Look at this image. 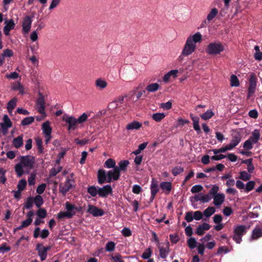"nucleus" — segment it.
Masks as SVG:
<instances>
[{
	"instance_id": "9d476101",
	"label": "nucleus",
	"mask_w": 262,
	"mask_h": 262,
	"mask_svg": "<svg viewBox=\"0 0 262 262\" xmlns=\"http://www.w3.org/2000/svg\"><path fill=\"white\" fill-rule=\"evenodd\" d=\"M36 108L38 112L42 115V118H45L46 116L45 113V101L43 96L39 94V97L37 99L36 103Z\"/></svg>"
},
{
	"instance_id": "2eb2a0df",
	"label": "nucleus",
	"mask_w": 262,
	"mask_h": 262,
	"mask_svg": "<svg viewBox=\"0 0 262 262\" xmlns=\"http://www.w3.org/2000/svg\"><path fill=\"white\" fill-rule=\"evenodd\" d=\"M87 212L95 217L101 216L104 213L102 209L92 205H89Z\"/></svg>"
},
{
	"instance_id": "a878e982",
	"label": "nucleus",
	"mask_w": 262,
	"mask_h": 262,
	"mask_svg": "<svg viewBox=\"0 0 262 262\" xmlns=\"http://www.w3.org/2000/svg\"><path fill=\"white\" fill-rule=\"evenodd\" d=\"M225 196L224 193H218L213 196V204L216 206L221 205L225 201Z\"/></svg>"
},
{
	"instance_id": "f3484780",
	"label": "nucleus",
	"mask_w": 262,
	"mask_h": 262,
	"mask_svg": "<svg viewBox=\"0 0 262 262\" xmlns=\"http://www.w3.org/2000/svg\"><path fill=\"white\" fill-rule=\"evenodd\" d=\"M126 95L119 96L115 100L109 104V107L112 109H115L121 107L124 102V98Z\"/></svg>"
},
{
	"instance_id": "20e7f679",
	"label": "nucleus",
	"mask_w": 262,
	"mask_h": 262,
	"mask_svg": "<svg viewBox=\"0 0 262 262\" xmlns=\"http://www.w3.org/2000/svg\"><path fill=\"white\" fill-rule=\"evenodd\" d=\"M225 50L224 45L220 41H213L208 45L206 53L209 55H216L221 54Z\"/></svg>"
},
{
	"instance_id": "c9c22d12",
	"label": "nucleus",
	"mask_w": 262,
	"mask_h": 262,
	"mask_svg": "<svg viewBox=\"0 0 262 262\" xmlns=\"http://www.w3.org/2000/svg\"><path fill=\"white\" fill-rule=\"evenodd\" d=\"M262 236V229L260 228H256L252 232V238L256 239Z\"/></svg>"
},
{
	"instance_id": "338daca9",
	"label": "nucleus",
	"mask_w": 262,
	"mask_h": 262,
	"mask_svg": "<svg viewBox=\"0 0 262 262\" xmlns=\"http://www.w3.org/2000/svg\"><path fill=\"white\" fill-rule=\"evenodd\" d=\"M212 199V196L208 193L207 194H203L201 197V202L203 203H207Z\"/></svg>"
},
{
	"instance_id": "052dcab7",
	"label": "nucleus",
	"mask_w": 262,
	"mask_h": 262,
	"mask_svg": "<svg viewBox=\"0 0 262 262\" xmlns=\"http://www.w3.org/2000/svg\"><path fill=\"white\" fill-rule=\"evenodd\" d=\"M187 243L189 247L192 249L195 247L196 241L194 238L191 237L188 240Z\"/></svg>"
},
{
	"instance_id": "58836bf2",
	"label": "nucleus",
	"mask_w": 262,
	"mask_h": 262,
	"mask_svg": "<svg viewBox=\"0 0 262 262\" xmlns=\"http://www.w3.org/2000/svg\"><path fill=\"white\" fill-rule=\"evenodd\" d=\"M104 167L107 168H113L115 169V167H116V162L115 161L111 158L108 159L104 163Z\"/></svg>"
},
{
	"instance_id": "0eeeda50",
	"label": "nucleus",
	"mask_w": 262,
	"mask_h": 262,
	"mask_svg": "<svg viewBox=\"0 0 262 262\" xmlns=\"http://www.w3.org/2000/svg\"><path fill=\"white\" fill-rule=\"evenodd\" d=\"M202 40V35L200 32H197L193 34L189 35L187 37L186 41L196 48V44L200 43Z\"/></svg>"
},
{
	"instance_id": "13d9d810",
	"label": "nucleus",
	"mask_w": 262,
	"mask_h": 262,
	"mask_svg": "<svg viewBox=\"0 0 262 262\" xmlns=\"http://www.w3.org/2000/svg\"><path fill=\"white\" fill-rule=\"evenodd\" d=\"M61 170V166H57L56 168L54 167L51 169L50 172V176L51 177L55 176L58 172Z\"/></svg>"
},
{
	"instance_id": "09e8293b",
	"label": "nucleus",
	"mask_w": 262,
	"mask_h": 262,
	"mask_svg": "<svg viewBox=\"0 0 262 262\" xmlns=\"http://www.w3.org/2000/svg\"><path fill=\"white\" fill-rule=\"evenodd\" d=\"M160 107L164 110H169L172 107V102L168 101L166 103H162L160 104Z\"/></svg>"
},
{
	"instance_id": "72a5a7b5",
	"label": "nucleus",
	"mask_w": 262,
	"mask_h": 262,
	"mask_svg": "<svg viewBox=\"0 0 262 262\" xmlns=\"http://www.w3.org/2000/svg\"><path fill=\"white\" fill-rule=\"evenodd\" d=\"M95 85L99 89H103L107 86V83L105 80L98 78L95 81Z\"/></svg>"
},
{
	"instance_id": "393cba45",
	"label": "nucleus",
	"mask_w": 262,
	"mask_h": 262,
	"mask_svg": "<svg viewBox=\"0 0 262 262\" xmlns=\"http://www.w3.org/2000/svg\"><path fill=\"white\" fill-rule=\"evenodd\" d=\"M5 24L6 25L4 28V32L5 35H8L10 31L14 28L15 23L14 21L11 19L8 20H6Z\"/></svg>"
},
{
	"instance_id": "6e6552de",
	"label": "nucleus",
	"mask_w": 262,
	"mask_h": 262,
	"mask_svg": "<svg viewBox=\"0 0 262 262\" xmlns=\"http://www.w3.org/2000/svg\"><path fill=\"white\" fill-rule=\"evenodd\" d=\"M62 120L68 124V130L76 129L79 124L77 119L76 118L67 115H64L63 116Z\"/></svg>"
},
{
	"instance_id": "9b49d317",
	"label": "nucleus",
	"mask_w": 262,
	"mask_h": 262,
	"mask_svg": "<svg viewBox=\"0 0 262 262\" xmlns=\"http://www.w3.org/2000/svg\"><path fill=\"white\" fill-rule=\"evenodd\" d=\"M2 132L4 135L8 133V130L12 126V122L7 115H5L3 118V121L0 124Z\"/></svg>"
},
{
	"instance_id": "4c0bfd02",
	"label": "nucleus",
	"mask_w": 262,
	"mask_h": 262,
	"mask_svg": "<svg viewBox=\"0 0 262 262\" xmlns=\"http://www.w3.org/2000/svg\"><path fill=\"white\" fill-rule=\"evenodd\" d=\"M251 175L245 171H242L239 172V176L238 177L239 179L244 181H247L251 179Z\"/></svg>"
},
{
	"instance_id": "c85d7f7f",
	"label": "nucleus",
	"mask_w": 262,
	"mask_h": 262,
	"mask_svg": "<svg viewBox=\"0 0 262 262\" xmlns=\"http://www.w3.org/2000/svg\"><path fill=\"white\" fill-rule=\"evenodd\" d=\"M142 126V123L137 121H134L129 123H128L126 126V128L128 130H134V129H139Z\"/></svg>"
},
{
	"instance_id": "603ef678",
	"label": "nucleus",
	"mask_w": 262,
	"mask_h": 262,
	"mask_svg": "<svg viewBox=\"0 0 262 262\" xmlns=\"http://www.w3.org/2000/svg\"><path fill=\"white\" fill-rule=\"evenodd\" d=\"M34 121V118L33 117H28L24 118L21 121V124L23 125H27L31 124Z\"/></svg>"
},
{
	"instance_id": "ea45409f",
	"label": "nucleus",
	"mask_w": 262,
	"mask_h": 262,
	"mask_svg": "<svg viewBox=\"0 0 262 262\" xmlns=\"http://www.w3.org/2000/svg\"><path fill=\"white\" fill-rule=\"evenodd\" d=\"M90 116V113H84L81 115H80L77 119L79 124H81L85 122L88 120V118Z\"/></svg>"
},
{
	"instance_id": "5701e85b",
	"label": "nucleus",
	"mask_w": 262,
	"mask_h": 262,
	"mask_svg": "<svg viewBox=\"0 0 262 262\" xmlns=\"http://www.w3.org/2000/svg\"><path fill=\"white\" fill-rule=\"evenodd\" d=\"M210 228V226L206 223H204L199 226L196 230V233L198 235H202L206 231L208 230Z\"/></svg>"
},
{
	"instance_id": "79ce46f5",
	"label": "nucleus",
	"mask_w": 262,
	"mask_h": 262,
	"mask_svg": "<svg viewBox=\"0 0 262 262\" xmlns=\"http://www.w3.org/2000/svg\"><path fill=\"white\" fill-rule=\"evenodd\" d=\"M12 142L16 148L20 147L23 143V137L21 136H18L17 138L14 139Z\"/></svg>"
},
{
	"instance_id": "e433bc0d",
	"label": "nucleus",
	"mask_w": 262,
	"mask_h": 262,
	"mask_svg": "<svg viewBox=\"0 0 262 262\" xmlns=\"http://www.w3.org/2000/svg\"><path fill=\"white\" fill-rule=\"evenodd\" d=\"M214 115V113L211 110H207L205 113L200 115L201 118L204 120L210 119Z\"/></svg>"
},
{
	"instance_id": "6e6d98bb",
	"label": "nucleus",
	"mask_w": 262,
	"mask_h": 262,
	"mask_svg": "<svg viewBox=\"0 0 262 262\" xmlns=\"http://www.w3.org/2000/svg\"><path fill=\"white\" fill-rule=\"evenodd\" d=\"M37 215L40 219H44L47 216V211L43 208H40L36 213Z\"/></svg>"
},
{
	"instance_id": "7c9ffc66",
	"label": "nucleus",
	"mask_w": 262,
	"mask_h": 262,
	"mask_svg": "<svg viewBox=\"0 0 262 262\" xmlns=\"http://www.w3.org/2000/svg\"><path fill=\"white\" fill-rule=\"evenodd\" d=\"M129 161L128 160H122L118 163V166L115 167L116 169L118 170L119 173L121 171H125L127 167L129 165Z\"/></svg>"
},
{
	"instance_id": "4468645a",
	"label": "nucleus",
	"mask_w": 262,
	"mask_h": 262,
	"mask_svg": "<svg viewBox=\"0 0 262 262\" xmlns=\"http://www.w3.org/2000/svg\"><path fill=\"white\" fill-rule=\"evenodd\" d=\"M217 14L218 10L216 8L211 9L208 14L206 19L203 21L202 26L205 27L208 25L216 17Z\"/></svg>"
},
{
	"instance_id": "7ed1b4c3",
	"label": "nucleus",
	"mask_w": 262,
	"mask_h": 262,
	"mask_svg": "<svg viewBox=\"0 0 262 262\" xmlns=\"http://www.w3.org/2000/svg\"><path fill=\"white\" fill-rule=\"evenodd\" d=\"M66 211H60L57 214V217L59 219L63 218L71 219L76 214L77 211L79 210L74 205L67 202L65 203Z\"/></svg>"
},
{
	"instance_id": "e2e57ef3",
	"label": "nucleus",
	"mask_w": 262,
	"mask_h": 262,
	"mask_svg": "<svg viewBox=\"0 0 262 262\" xmlns=\"http://www.w3.org/2000/svg\"><path fill=\"white\" fill-rule=\"evenodd\" d=\"M5 77L9 79H15L19 77V74L15 72H13L10 74H7Z\"/></svg>"
},
{
	"instance_id": "864d4df0",
	"label": "nucleus",
	"mask_w": 262,
	"mask_h": 262,
	"mask_svg": "<svg viewBox=\"0 0 262 262\" xmlns=\"http://www.w3.org/2000/svg\"><path fill=\"white\" fill-rule=\"evenodd\" d=\"M152 251L150 248L146 249L142 255V258L144 259H148L151 255Z\"/></svg>"
},
{
	"instance_id": "c03bdc74",
	"label": "nucleus",
	"mask_w": 262,
	"mask_h": 262,
	"mask_svg": "<svg viewBox=\"0 0 262 262\" xmlns=\"http://www.w3.org/2000/svg\"><path fill=\"white\" fill-rule=\"evenodd\" d=\"M215 212V209L213 207H209L206 209L203 212L204 215L208 217H210Z\"/></svg>"
},
{
	"instance_id": "aec40b11",
	"label": "nucleus",
	"mask_w": 262,
	"mask_h": 262,
	"mask_svg": "<svg viewBox=\"0 0 262 262\" xmlns=\"http://www.w3.org/2000/svg\"><path fill=\"white\" fill-rule=\"evenodd\" d=\"M179 73L178 70H172L166 73L163 77V80L164 82L167 83L170 81V78H176Z\"/></svg>"
},
{
	"instance_id": "bf43d9fd",
	"label": "nucleus",
	"mask_w": 262,
	"mask_h": 262,
	"mask_svg": "<svg viewBox=\"0 0 262 262\" xmlns=\"http://www.w3.org/2000/svg\"><path fill=\"white\" fill-rule=\"evenodd\" d=\"M203 189V187L201 185H195L191 189V191L192 193H198L201 191Z\"/></svg>"
},
{
	"instance_id": "8fccbe9b",
	"label": "nucleus",
	"mask_w": 262,
	"mask_h": 262,
	"mask_svg": "<svg viewBox=\"0 0 262 262\" xmlns=\"http://www.w3.org/2000/svg\"><path fill=\"white\" fill-rule=\"evenodd\" d=\"M115 248V243L113 242H108L106 244L105 250L108 252H112Z\"/></svg>"
},
{
	"instance_id": "f03ea898",
	"label": "nucleus",
	"mask_w": 262,
	"mask_h": 262,
	"mask_svg": "<svg viewBox=\"0 0 262 262\" xmlns=\"http://www.w3.org/2000/svg\"><path fill=\"white\" fill-rule=\"evenodd\" d=\"M120 177V173L118 170L115 169L106 172L104 169H100L98 171V181L100 184L104 183H110L113 181L118 180Z\"/></svg>"
},
{
	"instance_id": "bb28decb",
	"label": "nucleus",
	"mask_w": 262,
	"mask_h": 262,
	"mask_svg": "<svg viewBox=\"0 0 262 262\" xmlns=\"http://www.w3.org/2000/svg\"><path fill=\"white\" fill-rule=\"evenodd\" d=\"M18 99L16 97H13L7 104V109L10 114L12 113L13 110L15 107Z\"/></svg>"
},
{
	"instance_id": "4d7b16f0",
	"label": "nucleus",
	"mask_w": 262,
	"mask_h": 262,
	"mask_svg": "<svg viewBox=\"0 0 262 262\" xmlns=\"http://www.w3.org/2000/svg\"><path fill=\"white\" fill-rule=\"evenodd\" d=\"M189 123V121L186 119H183L181 118H179L177 120L176 126L177 127L184 126L185 124Z\"/></svg>"
},
{
	"instance_id": "a18cd8bd",
	"label": "nucleus",
	"mask_w": 262,
	"mask_h": 262,
	"mask_svg": "<svg viewBox=\"0 0 262 262\" xmlns=\"http://www.w3.org/2000/svg\"><path fill=\"white\" fill-rule=\"evenodd\" d=\"M255 183L253 181H250L245 185V191L249 192L251 191L254 187Z\"/></svg>"
},
{
	"instance_id": "b1692460",
	"label": "nucleus",
	"mask_w": 262,
	"mask_h": 262,
	"mask_svg": "<svg viewBox=\"0 0 262 262\" xmlns=\"http://www.w3.org/2000/svg\"><path fill=\"white\" fill-rule=\"evenodd\" d=\"M158 247L161 257L162 258H166L169 252V243L168 242L166 243V247H161L160 245H158Z\"/></svg>"
},
{
	"instance_id": "1a4fd4ad",
	"label": "nucleus",
	"mask_w": 262,
	"mask_h": 262,
	"mask_svg": "<svg viewBox=\"0 0 262 262\" xmlns=\"http://www.w3.org/2000/svg\"><path fill=\"white\" fill-rule=\"evenodd\" d=\"M42 130L45 137V143L48 144L51 139L52 128L50 126V122L49 121H46L42 125Z\"/></svg>"
},
{
	"instance_id": "39448f33",
	"label": "nucleus",
	"mask_w": 262,
	"mask_h": 262,
	"mask_svg": "<svg viewBox=\"0 0 262 262\" xmlns=\"http://www.w3.org/2000/svg\"><path fill=\"white\" fill-rule=\"evenodd\" d=\"M247 228L244 225H238L234 228L233 240L237 243L240 244L242 240V236L246 233Z\"/></svg>"
},
{
	"instance_id": "f8f14e48",
	"label": "nucleus",
	"mask_w": 262,
	"mask_h": 262,
	"mask_svg": "<svg viewBox=\"0 0 262 262\" xmlns=\"http://www.w3.org/2000/svg\"><path fill=\"white\" fill-rule=\"evenodd\" d=\"M74 181L72 179H67L63 183L59 185V191L65 195L66 193L74 186Z\"/></svg>"
},
{
	"instance_id": "dca6fc26",
	"label": "nucleus",
	"mask_w": 262,
	"mask_h": 262,
	"mask_svg": "<svg viewBox=\"0 0 262 262\" xmlns=\"http://www.w3.org/2000/svg\"><path fill=\"white\" fill-rule=\"evenodd\" d=\"M256 88V81L254 74H252L250 75L249 79V86L248 88V97H250L252 95L255 91Z\"/></svg>"
},
{
	"instance_id": "2f4dec72",
	"label": "nucleus",
	"mask_w": 262,
	"mask_h": 262,
	"mask_svg": "<svg viewBox=\"0 0 262 262\" xmlns=\"http://www.w3.org/2000/svg\"><path fill=\"white\" fill-rule=\"evenodd\" d=\"M161 189L168 194L171 190V183L169 182H163L160 184Z\"/></svg>"
},
{
	"instance_id": "ddd939ff",
	"label": "nucleus",
	"mask_w": 262,
	"mask_h": 262,
	"mask_svg": "<svg viewBox=\"0 0 262 262\" xmlns=\"http://www.w3.org/2000/svg\"><path fill=\"white\" fill-rule=\"evenodd\" d=\"M32 20L30 16H25L22 21V31L25 34H27L31 28Z\"/></svg>"
},
{
	"instance_id": "a19ab883",
	"label": "nucleus",
	"mask_w": 262,
	"mask_h": 262,
	"mask_svg": "<svg viewBox=\"0 0 262 262\" xmlns=\"http://www.w3.org/2000/svg\"><path fill=\"white\" fill-rule=\"evenodd\" d=\"M230 85L237 87L239 85V81L237 77L235 75H232L230 77Z\"/></svg>"
},
{
	"instance_id": "473e14b6",
	"label": "nucleus",
	"mask_w": 262,
	"mask_h": 262,
	"mask_svg": "<svg viewBox=\"0 0 262 262\" xmlns=\"http://www.w3.org/2000/svg\"><path fill=\"white\" fill-rule=\"evenodd\" d=\"M166 117V114L164 113H156L152 115V119L156 122H159L161 121Z\"/></svg>"
},
{
	"instance_id": "37998d69",
	"label": "nucleus",
	"mask_w": 262,
	"mask_h": 262,
	"mask_svg": "<svg viewBox=\"0 0 262 262\" xmlns=\"http://www.w3.org/2000/svg\"><path fill=\"white\" fill-rule=\"evenodd\" d=\"M88 192L92 196H96L98 194H99V188L93 186H90L88 189Z\"/></svg>"
},
{
	"instance_id": "0e129e2a",
	"label": "nucleus",
	"mask_w": 262,
	"mask_h": 262,
	"mask_svg": "<svg viewBox=\"0 0 262 262\" xmlns=\"http://www.w3.org/2000/svg\"><path fill=\"white\" fill-rule=\"evenodd\" d=\"M36 174L32 173L28 178V183L30 185H34L35 183Z\"/></svg>"
},
{
	"instance_id": "3c124183",
	"label": "nucleus",
	"mask_w": 262,
	"mask_h": 262,
	"mask_svg": "<svg viewBox=\"0 0 262 262\" xmlns=\"http://www.w3.org/2000/svg\"><path fill=\"white\" fill-rule=\"evenodd\" d=\"M184 171V168L181 166H177L174 167L171 172L173 176H176Z\"/></svg>"
},
{
	"instance_id": "c756f323",
	"label": "nucleus",
	"mask_w": 262,
	"mask_h": 262,
	"mask_svg": "<svg viewBox=\"0 0 262 262\" xmlns=\"http://www.w3.org/2000/svg\"><path fill=\"white\" fill-rule=\"evenodd\" d=\"M11 89L14 91H19L21 94L25 93L24 87L19 82L13 83L11 85Z\"/></svg>"
},
{
	"instance_id": "cd10ccee",
	"label": "nucleus",
	"mask_w": 262,
	"mask_h": 262,
	"mask_svg": "<svg viewBox=\"0 0 262 262\" xmlns=\"http://www.w3.org/2000/svg\"><path fill=\"white\" fill-rule=\"evenodd\" d=\"M260 139V133L258 129H254L252 133L251 136L249 138L251 142L254 144L256 143Z\"/></svg>"
},
{
	"instance_id": "4be33fe9",
	"label": "nucleus",
	"mask_w": 262,
	"mask_h": 262,
	"mask_svg": "<svg viewBox=\"0 0 262 262\" xmlns=\"http://www.w3.org/2000/svg\"><path fill=\"white\" fill-rule=\"evenodd\" d=\"M151 190V200H153L155 197L156 194L159 191V187L158 182L155 179H152L150 185Z\"/></svg>"
},
{
	"instance_id": "a211bd4d",
	"label": "nucleus",
	"mask_w": 262,
	"mask_h": 262,
	"mask_svg": "<svg viewBox=\"0 0 262 262\" xmlns=\"http://www.w3.org/2000/svg\"><path fill=\"white\" fill-rule=\"evenodd\" d=\"M112 188L111 185H106L102 187L99 188V195L102 198H105L112 193Z\"/></svg>"
},
{
	"instance_id": "774afa93",
	"label": "nucleus",
	"mask_w": 262,
	"mask_h": 262,
	"mask_svg": "<svg viewBox=\"0 0 262 262\" xmlns=\"http://www.w3.org/2000/svg\"><path fill=\"white\" fill-rule=\"evenodd\" d=\"M111 259L114 262H124L122 258V256L119 254H116L114 256H112Z\"/></svg>"
},
{
	"instance_id": "49530a36",
	"label": "nucleus",
	"mask_w": 262,
	"mask_h": 262,
	"mask_svg": "<svg viewBox=\"0 0 262 262\" xmlns=\"http://www.w3.org/2000/svg\"><path fill=\"white\" fill-rule=\"evenodd\" d=\"M34 202L37 207H40L43 204V199L40 195H36L34 199Z\"/></svg>"
},
{
	"instance_id": "423d86ee",
	"label": "nucleus",
	"mask_w": 262,
	"mask_h": 262,
	"mask_svg": "<svg viewBox=\"0 0 262 262\" xmlns=\"http://www.w3.org/2000/svg\"><path fill=\"white\" fill-rule=\"evenodd\" d=\"M196 48L185 41L183 46L180 55L178 57L179 61H182L184 57H187L192 54Z\"/></svg>"
},
{
	"instance_id": "6ab92c4d",
	"label": "nucleus",
	"mask_w": 262,
	"mask_h": 262,
	"mask_svg": "<svg viewBox=\"0 0 262 262\" xmlns=\"http://www.w3.org/2000/svg\"><path fill=\"white\" fill-rule=\"evenodd\" d=\"M49 249V247H45L39 244L37 245L36 250L38 251V255L42 261L46 259L47 256V251Z\"/></svg>"
},
{
	"instance_id": "69168bd1",
	"label": "nucleus",
	"mask_w": 262,
	"mask_h": 262,
	"mask_svg": "<svg viewBox=\"0 0 262 262\" xmlns=\"http://www.w3.org/2000/svg\"><path fill=\"white\" fill-rule=\"evenodd\" d=\"M243 147L246 150H250L253 148V144L248 139L244 143Z\"/></svg>"
},
{
	"instance_id": "de8ad7c7",
	"label": "nucleus",
	"mask_w": 262,
	"mask_h": 262,
	"mask_svg": "<svg viewBox=\"0 0 262 262\" xmlns=\"http://www.w3.org/2000/svg\"><path fill=\"white\" fill-rule=\"evenodd\" d=\"M219 190V187L217 185H213L211 189L210 190L208 194L210 195L212 197L215 196L218 194L217 192Z\"/></svg>"
},
{
	"instance_id": "f257e3e1",
	"label": "nucleus",
	"mask_w": 262,
	"mask_h": 262,
	"mask_svg": "<svg viewBox=\"0 0 262 262\" xmlns=\"http://www.w3.org/2000/svg\"><path fill=\"white\" fill-rule=\"evenodd\" d=\"M35 159L33 156L22 157L20 161L15 166V170L18 177H21L24 173H29L33 168Z\"/></svg>"
},
{
	"instance_id": "680f3d73",
	"label": "nucleus",
	"mask_w": 262,
	"mask_h": 262,
	"mask_svg": "<svg viewBox=\"0 0 262 262\" xmlns=\"http://www.w3.org/2000/svg\"><path fill=\"white\" fill-rule=\"evenodd\" d=\"M13 51L9 49H5L3 51L2 56L5 57H10L13 55Z\"/></svg>"
},
{
	"instance_id": "f704fd0d",
	"label": "nucleus",
	"mask_w": 262,
	"mask_h": 262,
	"mask_svg": "<svg viewBox=\"0 0 262 262\" xmlns=\"http://www.w3.org/2000/svg\"><path fill=\"white\" fill-rule=\"evenodd\" d=\"M160 88V85L157 83H154L148 84L146 89L148 92H155Z\"/></svg>"
},
{
	"instance_id": "5fc2aeb1",
	"label": "nucleus",
	"mask_w": 262,
	"mask_h": 262,
	"mask_svg": "<svg viewBox=\"0 0 262 262\" xmlns=\"http://www.w3.org/2000/svg\"><path fill=\"white\" fill-rule=\"evenodd\" d=\"M27 185V182L25 179H21L18 182V184L17 185V188L19 191H22L23 190Z\"/></svg>"
},
{
	"instance_id": "412c9836",
	"label": "nucleus",
	"mask_w": 262,
	"mask_h": 262,
	"mask_svg": "<svg viewBox=\"0 0 262 262\" xmlns=\"http://www.w3.org/2000/svg\"><path fill=\"white\" fill-rule=\"evenodd\" d=\"M241 141V135L239 133L233 135L230 143L228 144L232 150Z\"/></svg>"
}]
</instances>
